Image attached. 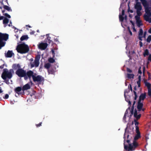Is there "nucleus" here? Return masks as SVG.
I'll list each match as a JSON object with an SVG mask.
<instances>
[{"label":"nucleus","instance_id":"obj_1","mask_svg":"<svg viewBox=\"0 0 151 151\" xmlns=\"http://www.w3.org/2000/svg\"><path fill=\"white\" fill-rule=\"evenodd\" d=\"M142 2V5L145 9V14L144 15V20L149 23H151V12H150V7H149V3L147 1H140Z\"/></svg>","mask_w":151,"mask_h":151},{"label":"nucleus","instance_id":"obj_2","mask_svg":"<svg viewBox=\"0 0 151 151\" xmlns=\"http://www.w3.org/2000/svg\"><path fill=\"white\" fill-rule=\"evenodd\" d=\"M31 70L27 71V72L25 70L22 68L18 69L15 72V73L20 77H24L25 80H27L29 78V76L30 75Z\"/></svg>","mask_w":151,"mask_h":151},{"label":"nucleus","instance_id":"obj_3","mask_svg":"<svg viewBox=\"0 0 151 151\" xmlns=\"http://www.w3.org/2000/svg\"><path fill=\"white\" fill-rule=\"evenodd\" d=\"M16 50L18 53L24 54L27 52L29 50V48L28 45L23 43L18 45Z\"/></svg>","mask_w":151,"mask_h":151},{"label":"nucleus","instance_id":"obj_4","mask_svg":"<svg viewBox=\"0 0 151 151\" xmlns=\"http://www.w3.org/2000/svg\"><path fill=\"white\" fill-rule=\"evenodd\" d=\"M13 72V70L12 69H10L9 71L7 68H4L3 70L1 77L3 80H5L7 78L10 79L12 77V72Z\"/></svg>","mask_w":151,"mask_h":151},{"label":"nucleus","instance_id":"obj_5","mask_svg":"<svg viewBox=\"0 0 151 151\" xmlns=\"http://www.w3.org/2000/svg\"><path fill=\"white\" fill-rule=\"evenodd\" d=\"M30 73V75L29 76L28 78L30 80H31L32 77L33 80L34 82H37L40 83L41 82L44 80V78L41 76L37 75V76H35L34 75L33 72L32 70H31Z\"/></svg>","mask_w":151,"mask_h":151},{"label":"nucleus","instance_id":"obj_6","mask_svg":"<svg viewBox=\"0 0 151 151\" xmlns=\"http://www.w3.org/2000/svg\"><path fill=\"white\" fill-rule=\"evenodd\" d=\"M9 38V35L7 34H3L0 32V49L5 45V42L3 40L6 41Z\"/></svg>","mask_w":151,"mask_h":151},{"label":"nucleus","instance_id":"obj_7","mask_svg":"<svg viewBox=\"0 0 151 151\" xmlns=\"http://www.w3.org/2000/svg\"><path fill=\"white\" fill-rule=\"evenodd\" d=\"M139 145V144L137 142H133L132 144H129V145L128 147V151H132L134 150L135 148Z\"/></svg>","mask_w":151,"mask_h":151},{"label":"nucleus","instance_id":"obj_8","mask_svg":"<svg viewBox=\"0 0 151 151\" xmlns=\"http://www.w3.org/2000/svg\"><path fill=\"white\" fill-rule=\"evenodd\" d=\"M125 136H127L126 137V139H130L129 138V134L128 132H127L126 131H125L124 136V149H125L126 150H127L128 149V146L127 145H125V143H126V141H125Z\"/></svg>","mask_w":151,"mask_h":151},{"label":"nucleus","instance_id":"obj_9","mask_svg":"<svg viewBox=\"0 0 151 151\" xmlns=\"http://www.w3.org/2000/svg\"><path fill=\"white\" fill-rule=\"evenodd\" d=\"M48 44L46 43H41L38 45V48L42 50H45L47 47Z\"/></svg>","mask_w":151,"mask_h":151},{"label":"nucleus","instance_id":"obj_10","mask_svg":"<svg viewBox=\"0 0 151 151\" xmlns=\"http://www.w3.org/2000/svg\"><path fill=\"white\" fill-rule=\"evenodd\" d=\"M22 88L21 87H16L14 89V92L17 93L18 95H21L22 94H24V92H22Z\"/></svg>","mask_w":151,"mask_h":151},{"label":"nucleus","instance_id":"obj_11","mask_svg":"<svg viewBox=\"0 0 151 151\" xmlns=\"http://www.w3.org/2000/svg\"><path fill=\"white\" fill-rule=\"evenodd\" d=\"M143 103H141V101H138L137 106V109L138 111H141L143 107Z\"/></svg>","mask_w":151,"mask_h":151},{"label":"nucleus","instance_id":"obj_12","mask_svg":"<svg viewBox=\"0 0 151 151\" xmlns=\"http://www.w3.org/2000/svg\"><path fill=\"white\" fill-rule=\"evenodd\" d=\"M135 8L137 10L141 11L142 9V7L139 3H137L134 6Z\"/></svg>","mask_w":151,"mask_h":151},{"label":"nucleus","instance_id":"obj_13","mask_svg":"<svg viewBox=\"0 0 151 151\" xmlns=\"http://www.w3.org/2000/svg\"><path fill=\"white\" fill-rule=\"evenodd\" d=\"M30 87L28 83H27L24 85L22 87V91L24 92V91L29 89Z\"/></svg>","mask_w":151,"mask_h":151},{"label":"nucleus","instance_id":"obj_14","mask_svg":"<svg viewBox=\"0 0 151 151\" xmlns=\"http://www.w3.org/2000/svg\"><path fill=\"white\" fill-rule=\"evenodd\" d=\"M146 96V94L145 93H142L139 96V101H141V100H144Z\"/></svg>","mask_w":151,"mask_h":151},{"label":"nucleus","instance_id":"obj_15","mask_svg":"<svg viewBox=\"0 0 151 151\" xmlns=\"http://www.w3.org/2000/svg\"><path fill=\"white\" fill-rule=\"evenodd\" d=\"M14 53L12 51L8 50L6 55H5L6 57L7 58H11L12 56Z\"/></svg>","mask_w":151,"mask_h":151},{"label":"nucleus","instance_id":"obj_16","mask_svg":"<svg viewBox=\"0 0 151 151\" xmlns=\"http://www.w3.org/2000/svg\"><path fill=\"white\" fill-rule=\"evenodd\" d=\"M34 64L33 63L31 65V67H33L35 66L36 67H38L40 63L39 61L35 60L34 61Z\"/></svg>","mask_w":151,"mask_h":151},{"label":"nucleus","instance_id":"obj_17","mask_svg":"<svg viewBox=\"0 0 151 151\" xmlns=\"http://www.w3.org/2000/svg\"><path fill=\"white\" fill-rule=\"evenodd\" d=\"M136 101H134L133 103L132 106L131 108V110H130V116H131L132 115L134 114V106L135 104Z\"/></svg>","mask_w":151,"mask_h":151},{"label":"nucleus","instance_id":"obj_18","mask_svg":"<svg viewBox=\"0 0 151 151\" xmlns=\"http://www.w3.org/2000/svg\"><path fill=\"white\" fill-rule=\"evenodd\" d=\"M140 137L141 135L140 133H137L135 135L134 137V140L133 142H134V141H135V142H136V141L139 138H140Z\"/></svg>","mask_w":151,"mask_h":151},{"label":"nucleus","instance_id":"obj_19","mask_svg":"<svg viewBox=\"0 0 151 151\" xmlns=\"http://www.w3.org/2000/svg\"><path fill=\"white\" fill-rule=\"evenodd\" d=\"M13 68L14 70L18 69L21 68L20 65L19 64H14L13 65Z\"/></svg>","mask_w":151,"mask_h":151},{"label":"nucleus","instance_id":"obj_20","mask_svg":"<svg viewBox=\"0 0 151 151\" xmlns=\"http://www.w3.org/2000/svg\"><path fill=\"white\" fill-rule=\"evenodd\" d=\"M144 83H145V86L147 87L148 90H149V89H151L150 88L151 84L147 82L146 81H145Z\"/></svg>","mask_w":151,"mask_h":151},{"label":"nucleus","instance_id":"obj_21","mask_svg":"<svg viewBox=\"0 0 151 151\" xmlns=\"http://www.w3.org/2000/svg\"><path fill=\"white\" fill-rule=\"evenodd\" d=\"M138 80L137 82V83L138 86V87L139 88L141 86V76H138Z\"/></svg>","mask_w":151,"mask_h":151},{"label":"nucleus","instance_id":"obj_22","mask_svg":"<svg viewBox=\"0 0 151 151\" xmlns=\"http://www.w3.org/2000/svg\"><path fill=\"white\" fill-rule=\"evenodd\" d=\"M28 37L27 35H24L22 36L20 38V40L22 41L24 40H27L28 38Z\"/></svg>","mask_w":151,"mask_h":151},{"label":"nucleus","instance_id":"obj_23","mask_svg":"<svg viewBox=\"0 0 151 151\" xmlns=\"http://www.w3.org/2000/svg\"><path fill=\"white\" fill-rule=\"evenodd\" d=\"M3 7L4 9L9 12L12 11V9H11V8L7 6L4 5L3 6Z\"/></svg>","mask_w":151,"mask_h":151},{"label":"nucleus","instance_id":"obj_24","mask_svg":"<svg viewBox=\"0 0 151 151\" xmlns=\"http://www.w3.org/2000/svg\"><path fill=\"white\" fill-rule=\"evenodd\" d=\"M134 89L135 91H133V92L134 94V95L135 96L134 99L135 101L136 100L137 98V93L135 91L137 90L136 86H135L134 87Z\"/></svg>","mask_w":151,"mask_h":151},{"label":"nucleus","instance_id":"obj_25","mask_svg":"<svg viewBox=\"0 0 151 151\" xmlns=\"http://www.w3.org/2000/svg\"><path fill=\"white\" fill-rule=\"evenodd\" d=\"M48 72L49 74H53L55 73L54 70L52 68H50L48 70Z\"/></svg>","mask_w":151,"mask_h":151},{"label":"nucleus","instance_id":"obj_26","mask_svg":"<svg viewBox=\"0 0 151 151\" xmlns=\"http://www.w3.org/2000/svg\"><path fill=\"white\" fill-rule=\"evenodd\" d=\"M127 77L128 78L131 79V78H133L134 75L133 74H127Z\"/></svg>","mask_w":151,"mask_h":151},{"label":"nucleus","instance_id":"obj_27","mask_svg":"<svg viewBox=\"0 0 151 151\" xmlns=\"http://www.w3.org/2000/svg\"><path fill=\"white\" fill-rule=\"evenodd\" d=\"M50 66L51 64L49 63H47L45 64L44 67L48 70L49 69Z\"/></svg>","mask_w":151,"mask_h":151},{"label":"nucleus","instance_id":"obj_28","mask_svg":"<svg viewBox=\"0 0 151 151\" xmlns=\"http://www.w3.org/2000/svg\"><path fill=\"white\" fill-rule=\"evenodd\" d=\"M149 52L148 49H146L145 50L144 52L143 55L144 57H145L146 56H147L149 55Z\"/></svg>","mask_w":151,"mask_h":151},{"label":"nucleus","instance_id":"obj_29","mask_svg":"<svg viewBox=\"0 0 151 151\" xmlns=\"http://www.w3.org/2000/svg\"><path fill=\"white\" fill-rule=\"evenodd\" d=\"M136 24L138 27H139L141 26L142 25V21L141 20L136 21Z\"/></svg>","mask_w":151,"mask_h":151},{"label":"nucleus","instance_id":"obj_30","mask_svg":"<svg viewBox=\"0 0 151 151\" xmlns=\"http://www.w3.org/2000/svg\"><path fill=\"white\" fill-rule=\"evenodd\" d=\"M9 20L6 18H4L3 20V23L4 24H7L9 22Z\"/></svg>","mask_w":151,"mask_h":151},{"label":"nucleus","instance_id":"obj_31","mask_svg":"<svg viewBox=\"0 0 151 151\" xmlns=\"http://www.w3.org/2000/svg\"><path fill=\"white\" fill-rule=\"evenodd\" d=\"M119 20L122 22L124 21V17L121 14H120L119 15Z\"/></svg>","mask_w":151,"mask_h":151},{"label":"nucleus","instance_id":"obj_32","mask_svg":"<svg viewBox=\"0 0 151 151\" xmlns=\"http://www.w3.org/2000/svg\"><path fill=\"white\" fill-rule=\"evenodd\" d=\"M53 58H49L48 60V61L50 63H54L55 62V60L53 59Z\"/></svg>","mask_w":151,"mask_h":151},{"label":"nucleus","instance_id":"obj_33","mask_svg":"<svg viewBox=\"0 0 151 151\" xmlns=\"http://www.w3.org/2000/svg\"><path fill=\"white\" fill-rule=\"evenodd\" d=\"M40 58V55H38L36 56L35 60L39 61Z\"/></svg>","mask_w":151,"mask_h":151},{"label":"nucleus","instance_id":"obj_34","mask_svg":"<svg viewBox=\"0 0 151 151\" xmlns=\"http://www.w3.org/2000/svg\"><path fill=\"white\" fill-rule=\"evenodd\" d=\"M143 34V31L142 29H139V36H142Z\"/></svg>","mask_w":151,"mask_h":151},{"label":"nucleus","instance_id":"obj_35","mask_svg":"<svg viewBox=\"0 0 151 151\" xmlns=\"http://www.w3.org/2000/svg\"><path fill=\"white\" fill-rule=\"evenodd\" d=\"M151 41V35H149L147 39V42H150Z\"/></svg>","mask_w":151,"mask_h":151},{"label":"nucleus","instance_id":"obj_36","mask_svg":"<svg viewBox=\"0 0 151 151\" xmlns=\"http://www.w3.org/2000/svg\"><path fill=\"white\" fill-rule=\"evenodd\" d=\"M140 11H141L137 10L136 12L137 16H140L142 15V13Z\"/></svg>","mask_w":151,"mask_h":151},{"label":"nucleus","instance_id":"obj_37","mask_svg":"<svg viewBox=\"0 0 151 151\" xmlns=\"http://www.w3.org/2000/svg\"><path fill=\"white\" fill-rule=\"evenodd\" d=\"M141 114H139L138 115L137 114L136 117H134L135 118H136L137 120H138L139 119H140L141 116Z\"/></svg>","mask_w":151,"mask_h":151},{"label":"nucleus","instance_id":"obj_38","mask_svg":"<svg viewBox=\"0 0 151 151\" xmlns=\"http://www.w3.org/2000/svg\"><path fill=\"white\" fill-rule=\"evenodd\" d=\"M140 16L136 15L135 17V18L136 21H138L140 20Z\"/></svg>","mask_w":151,"mask_h":151},{"label":"nucleus","instance_id":"obj_39","mask_svg":"<svg viewBox=\"0 0 151 151\" xmlns=\"http://www.w3.org/2000/svg\"><path fill=\"white\" fill-rule=\"evenodd\" d=\"M130 107L129 106L128 108L126 110V111L125 112V114H124V115H127V114H128V110H130Z\"/></svg>","mask_w":151,"mask_h":151},{"label":"nucleus","instance_id":"obj_40","mask_svg":"<svg viewBox=\"0 0 151 151\" xmlns=\"http://www.w3.org/2000/svg\"><path fill=\"white\" fill-rule=\"evenodd\" d=\"M135 128H136V133H140V132L139 130V127H138V126H135Z\"/></svg>","mask_w":151,"mask_h":151},{"label":"nucleus","instance_id":"obj_41","mask_svg":"<svg viewBox=\"0 0 151 151\" xmlns=\"http://www.w3.org/2000/svg\"><path fill=\"white\" fill-rule=\"evenodd\" d=\"M3 15L5 16H6V17H7L9 18H11L10 16L6 13H4V14H3Z\"/></svg>","mask_w":151,"mask_h":151},{"label":"nucleus","instance_id":"obj_42","mask_svg":"<svg viewBox=\"0 0 151 151\" xmlns=\"http://www.w3.org/2000/svg\"><path fill=\"white\" fill-rule=\"evenodd\" d=\"M147 74L148 76V79L149 80H150L151 78V74L150 73L148 72H147Z\"/></svg>","mask_w":151,"mask_h":151},{"label":"nucleus","instance_id":"obj_43","mask_svg":"<svg viewBox=\"0 0 151 151\" xmlns=\"http://www.w3.org/2000/svg\"><path fill=\"white\" fill-rule=\"evenodd\" d=\"M148 94L151 98V88L148 90Z\"/></svg>","mask_w":151,"mask_h":151},{"label":"nucleus","instance_id":"obj_44","mask_svg":"<svg viewBox=\"0 0 151 151\" xmlns=\"http://www.w3.org/2000/svg\"><path fill=\"white\" fill-rule=\"evenodd\" d=\"M9 95L8 94H5L4 96H3V98L5 99H8L9 98Z\"/></svg>","mask_w":151,"mask_h":151},{"label":"nucleus","instance_id":"obj_45","mask_svg":"<svg viewBox=\"0 0 151 151\" xmlns=\"http://www.w3.org/2000/svg\"><path fill=\"white\" fill-rule=\"evenodd\" d=\"M134 122H135V126H138V125L139 124V122L137 121V120L136 119H134Z\"/></svg>","mask_w":151,"mask_h":151},{"label":"nucleus","instance_id":"obj_46","mask_svg":"<svg viewBox=\"0 0 151 151\" xmlns=\"http://www.w3.org/2000/svg\"><path fill=\"white\" fill-rule=\"evenodd\" d=\"M134 117H136L137 114V111L136 109L134 110Z\"/></svg>","mask_w":151,"mask_h":151},{"label":"nucleus","instance_id":"obj_47","mask_svg":"<svg viewBox=\"0 0 151 151\" xmlns=\"http://www.w3.org/2000/svg\"><path fill=\"white\" fill-rule=\"evenodd\" d=\"M127 29L129 31V32L130 35H132V32L131 31L130 29V27H127Z\"/></svg>","mask_w":151,"mask_h":151},{"label":"nucleus","instance_id":"obj_48","mask_svg":"<svg viewBox=\"0 0 151 151\" xmlns=\"http://www.w3.org/2000/svg\"><path fill=\"white\" fill-rule=\"evenodd\" d=\"M128 12H130L131 13H132L133 12V11L132 10H130V7L129 6V5H128Z\"/></svg>","mask_w":151,"mask_h":151},{"label":"nucleus","instance_id":"obj_49","mask_svg":"<svg viewBox=\"0 0 151 151\" xmlns=\"http://www.w3.org/2000/svg\"><path fill=\"white\" fill-rule=\"evenodd\" d=\"M51 51L52 54V57L53 58H54L55 56V51L53 50H52Z\"/></svg>","mask_w":151,"mask_h":151},{"label":"nucleus","instance_id":"obj_50","mask_svg":"<svg viewBox=\"0 0 151 151\" xmlns=\"http://www.w3.org/2000/svg\"><path fill=\"white\" fill-rule=\"evenodd\" d=\"M127 72L130 73H131L132 72V70H131L129 68H127Z\"/></svg>","mask_w":151,"mask_h":151},{"label":"nucleus","instance_id":"obj_51","mask_svg":"<svg viewBox=\"0 0 151 151\" xmlns=\"http://www.w3.org/2000/svg\"><path fill=\"white\" fill-rule=\"evenodd\" d=\"M126 142H127V143H128L129 144H129H131L130 143V139H126Z\"/></svg>","mask_w":151,"mask_h":151},{"label":"nucleus","instance_id":"obj_52","mask_svg":"<svg viewBox=\"0 0 151 151\" xmlns=\"http://www.w3.org/2000/svg\"><path fill=\"white\" fill-rule=\"evenodd\" d=\"M148 60L151 62V54H150L149 55L148 58Z\"/></svg>","mask_w":151,"mask_h":151},{"label":"nucleus","instance_id":"obj_53","mask_svg":"<svg viewBox=\"0 0 151 151\" xmlns=\"http://www.w3.org/2000/svg\"><path fill=\"white\" fill-rule=\"evenodd\" d=\"M141 67H139V68L138 69V73L139 74H141L142 73V72L141 70Z\"/></svg>","mask_w":151,"mask_h":151},{"label":"nucleus","instance_id":"obj_54","mask_svg":"<svg viewBox=\"0 0 151 151\" xmlns=\"http://www.w3.org/2000/svg\"><path fill=\"white\" fill-rule=\"evenodd\" d=\"M42 122H40V123H39L38 124H36V126L37 127H40L42 125Z\"/></svg>","mask_w":151,"mask_h":151},{"label":"nucleus","instance_id":"obj_55","mask_svg":"<svg viewBox=\"0 0 151 151\" xmlns=\"http://www.w3.org/2000/svg\"><path fill=\"white\" fill-rule=\"evenodd\" d=\"M126 101L127 102H128L129 105L130 106L132 104V103L130 101H129V100H127Z\"/></svg>","mask_w":151,"mask_h":151},{"label":"nucleus","instance_id":"obj_56","mask_svg":"<svg viewBox=\"0 0 151 151\" xmlns=\"http://www.w3.org/2000/svg\"><path fill=\"white\" fill-rule=\"evenodd\" d=\"M4 80H5V82L7 84L9 83V80L8 79H6Z\"/></svg>","mask_w":151,"mask_h":151},{"label":"nucleus","instance_id":"obj_57","mask_svg":"<svg viewBox=\"0 0 151 151\" xmlns=\"http://www.w3.org/2000/svg\"><path fill=\"white\" fill-rule=\"evenodd\" d=\"M128 88H130V90L132 91V86H131V84H129V85H128Z\"/></svg>","mask_w":151,"mask_h":151},{"label":"nucleus","instance_id":"obj_58","mask_svg":"<svg viewBox=\"0 0 151 151\" xmlns=\"http://www.w3.org/2000/svg\"><path fill=\"white\" fill-rule=\"evenodd\" d=\"M125 11L124 9H122V15L123 16L124 15Z\"/></svg>","mask_w":151,"mask_h":151},{"label":"nucleus","instance_id":"obj_59","mask_svg":"<svg viewBox=\"0 0 151 151\" xmlns=\"http://www.w3.org/2000/svg\"><path fill=\"white\" fill-rule=\"evenodd\" d=\"M132 29H133V32H136V29L135 28L134 25L132 26Z\"/></svg>","mask_w":151,"mask_h":151},{"label":"nucleus","instance_id":"obj_60","mask_svg":"<svg viewBox=\"0 0 151 151\" xmlns=\"http://www.w3.org/2000/svg\"><path fill=\"white\" fill-rule=\"evenodd\" d=\"M126 116H127V115H124V116L123 118V120L125 121V122H126Z\"/></svg>","mask_w":151,"mask_h":151},{"label":"nucleus","instance_id":"obj_61","mask_svg":"<svg viewBox=\"0 0 151 151\" xmlns=\"http://www.w3.org/2000/svg\"><path fill=\"white\" fill-rule=\"evenodd\" d=\"M139 45L140 47H142L143 46L142 43L141 41L139 42Z\"/></svg>","mask_w":151,"mask_h":151},{"label":"nucleus","instance_id":"obj_62","mask_svg":"<svg viewBox=\"0 0 151 151\" xmlns=\"http://www.w3.org/2000/svg\"><path fill=\"white\" fill-rule=\"evenodd\" d=\"M130 22L132 24V26L134 25V22H133L132 21L130 20Z\"/></svg>","mask_w":151,"mask_h":151},{"label":"nucleus","instance_id":"obj_63","mask_svg":"<svg viewBox=\"0 0 151 151\" xmlns=\"http://www.w3.org/2000/svg\"><path fill=\"white\" fill-rule=\"evenodd\" d=\"M142 36H139V40L142 41Z\"/></svg>","mask_w":151,"mask_h":151},{"label":"nucleus","instance_id":"obj_64","mask_svg":"<svg viewBox=\"0 0 151 151\" xmlns=\"http://www.w3.org/2000/svg\"><path fill=\"white\" fill-rule=\"evenodd\" d=\"M4 64H3L0 66V68L1 69L3 68H4Z\"/></svg>","mask_w":151,"mask_h":151}]
</instances>
